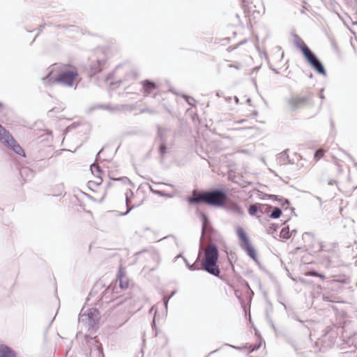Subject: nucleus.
I'll return each instance as SVG.
<instances>
[{
    "instance_id": "f257e3e1",
    "label": "nucleus",
    "mask_w": 357,
    "mask_h": 357,
    "mask_svg": "<svg viewBox=\"0 0 357 357\" xmlns=\"http://www.w3.org/2000/svg\"><path fill=\"white\" fill-rule=\"evenodd\" d=\"M227 197V192L222 189L206 190V204L212 206L225 207Z\"/></svg>"
},
{
    "instance_id": "f03ea898",
    "label": "nucleus",
    "mask_w": 357,
    "mask_h": 357,
    "mask_svg": "<svg viewBox=\"0 0 357 357\" xmlns=\"http://www.w3.org/2000/svg\"><path fill=\"white\" fill-rule=\"evenodd\" d=\"M100 312L96 308H90L86 313H82L79 316L78 321L80 324L84 325L88 330H94L96 327L99 319Z\"/></svg>"
},
{
    "instance_id": "7ed1b4c3",
    "label": "nucleus",
    "mask_w": 357,
    "mask_h": 357,
    "mask_svg": "<svg viewBox=\"0 0 357 357\" xmlns=\"http://www.w3.org/2000/svg\"><path fill=\"white\" fill-rule=\"evenodd\" d=\"M219 252L215 244L210 245L206 250L201 268H219L217 265Z\"/></svg>"
},
{
    "instance_id": "20e7f679",
    "label": "nucleus",
    "mask_w": 357,
    "mask_h": 357,
    "mask_svg": "<svg viewBox=\"0 0 357 357\" xmlns=\"http://www.w3.org/2000/svg\"><path fill=\"white\" fill-rule=\"evenodd\" d=\"M313 93L307 92L303 95H296L288 99L287 102L293 110H296L311 104Z\"/></svg>"
},
{
    "instance_id": "39448f33",
    "label": "nucleus",
    "mask_w": 357,
    "mask_h": 357,
    "mask_svg": "<svg viewBox=\"0 0 357 357\" xmlns=\"http://www.w3.org/2000/svg\"><path fill=\"white\" fill-rule=\"evenodd\" d=\"M96 58L92 60L89 67V75L91 77L100 73L106 66L107 56L104 52L98 50Z\"/></svg>"
},
{
    "instance_id": "423d86ee",
    "label": "nucleus",
    "mask_w": 357,
    "mask_h": 357,
    "mask_svg": "<svg viewBox=\"0 0 357 357\" xmlns=\"http://www.w3.org/2000/svg\"><path fill=\"white\" fill-rule=\"evenodd\" d=\"M77 77L78 73L76 70H66L61 72L56 77H55L53 82L72 87Z\"/></svg>"
},
{
    "instance_id": "0eeeda50",
    "label": "nucleus",
    "mask_w": 357,
    "mask_h": 357,
    "mask_svg": "<svg viewBox=\"0 0 357 357\" xmlns=\"http://www.w3.org/2000/svg\"><path fill=\"white\" fill-rule=\"evenodd\" d=\"M307 63L319 75L326 76V70L317 55L311 50L303 56Z\"/></svg>"
},
{
    "instance_id": "6e6552de",
    "label": "nucleus",
    "mask_w": 357,
    "mask_h": 357,
    "mask_svg": "<svg viewBox=\"0 0 357 357\" xmlns=\"http://www.w3.org/2000/svg\"><path fill=\"white\" fill-rule=\"evenodd\" d=\"M205 197L206 190L203 192H199L196 190H194L192 192V195L187 197L186 200L189 204L198 205L200 203L206 204Z\"/></svg>"
},
{
    "instance_id": "1a4fd4ad",
    "label": "nucleus",
    "mask_w": 357,
    "mask_h": 357,
    "mask_svg": "<svg viewBox=\"0 0 357 357\" xmlns=\"http://www.w3.org/2000/svg\"><path fill=\"white\" fill-rule=\"evenodd\" d=\"M142 86V92L144 96H148L153 93L157 89L158 86L155 82L150 79H144L141 82Z\"/></svg>"
},
{
    "instance_id": "9d476101",
    "label": "nucleus",
    "mask_w": 357,
    "mask_h": 357,
    "mask_svg": "<svg viewBox=\"0 0 357 357\" xmlns=\"http://www.w3.org/2000/svg\"><path fill=\"white\" fill-rule=\"evenodd\" d=\"M294 44L301 51L303 56L311 51V50L297 34L294 35Z\"/></svg>"
},
{
    "instance_id": "9b49d317",
    "label": "nucleus",
    "mask_w": 357,
    "mask_h": 357,
    "mask_svg": "<svg viewBox=\"0 0 357 357\" xmlns=\"http://www.w3.org/2000/svg\"><path fill=\"white\" fill-rule=\"evenodd\" d=\"M118 279L116 282H119V286L121 289H125L128 287L129 280L126 275L125 269H119Z\"/></svg>"
},
{
    "instance_id": "f8f14e48",
    "label": "nucleus",
    "mask_w": 357,
    "mask_h": 357,
    "mask_svg": "<svg viewBox=\"0 0 357 357\" xmlns=\"http://www.w3.org/2000/svg\"><path fill=\"white\" fill-rule=\"evenodd\" d=\"M288 150H285L278 155L276 157L277 164L279 165H284L287 164H294V162L289 159V155L287 153Z\"/></svg>"
},
{
    "instance_id": "ddd939ff",
    "label": "nucleus",
    "mask_w": 357,
    "mask_h": 357,
    "mask_svg": "<svg viewBox=\"0 0 357 357\" xmlns=\"http://www.w3.org/2000/svg\"><path fill=\"white\" fill-rule=\"evenodd\" d=\"M241 247L251 259H252L255 261L257 262V256L256 250H255L254 247L251 245L250 242Z\"/></svg>"
},
{
    "instance_id": "4468645a",
    "label": "nucleus",
    "mask_w": 357,
    "mask_h": 357,
    "mask_svg": "<svg viewBox=\"0 0 357 357\" xmlns=\"http://www.w3.org/2000/svg\"><path fill=\"white\" fill-rule=\"evenodd\" d=\"M280 303L284 307L288 317H289L292 319L296 320L301 323L304 322V321L301 320L299 318V316L298 315V314L294 310V309L291 307L287 306V305H285L284 303H282V302Z\"/></svg>"
},
{
    "instance_id": "2eb2a0df",
    "label": "nucleus",
    "mask_w": 357,
    "mask_h": 357,
    "mask_svg": "<svg viewBox=\"0 0 357 357\" xmlns=\"http://www.w3.org/2000/svg\"><path fill=\"white\" fill-rule=\"evenodd\" d=\"M8 146H10L13 151L20 155H24V149L16 143V141L13 139V137H10L9 144H6Z\"/></svg>"
},
{
    "instance_id": "dca6fc26",
    "label": "nucleus",
    "mask_w": 357,
    "mask_h": 357,
    "mask_svg": "<svg viewBox=\"0 0 357 357\" xmlns=\"http://www.w3.org/2000/svg\"><path fill=\"white\" fill-rule=\"evenodd\" d=\"M0 357H16L15 351L5 344H0Z\"/></svg>"
},
{
    "instance_id": "f3484780",
    "label": "nucleus",
    "mask_w": 357,
    "mask_h": 357,
    "mask_svg": "<svg viewBox=\"0 0 357 357\" xmlns=\"http://www.w3.org/2000/svg\"><path fill=\"white\" fill-rule=\"evenodd\" d=\"M87 343L89 346H93L94 351H97L98 356H103V351L101 343H100L97 340L94 338L90 337L87 340Z\"/></svg>"
},
{
    "instance_id": "a211bd4d",
    "label": "nucleus",
    "mask_w": 357,
    "mask_h": 357,
    "mask_svg": "<svg viewBox=\"0 0 357 357\" xmlns=\"http://www.w3.org/2000/svg\"><path fill=\"white\" fill-rule=\"evenodd\" d=\"M237 236L241 241V246L250 242L249 238L241 227H238L236 229Z\"/></svg>"
},
{
    "instance_id": "6ab92c4d",
    "label": "nucleus",
    "mask_w": 357,
    "mask_h": 357,
    "mask_svg": "<svg viewBox=\"0 0 357 357\" xmlns=\"http://www.w3.org/2000/svg\"><path fill=\"white\" fill-rule=\"evenodd\" d=\"M10 137L8 131L4 128L1 125L0 126V141L5 144H9Z\"/></svg>"
},
{
    "instance_id": "aec40b11",
    "label": "nucleus",
    "mask_w": 357,
    "mask_h": 357,
    "mask_svg": "<svg viewBox=\"0 0 357 357\" xmlns=\"http://www.w3.org/2000/svg\"><path fill=\"white\" fill-rule=\"evenodd\" d=\"M162 132L163 130L161 128L158 129V135L160 136V139L162 141V143L159 148V151L161 156H164L167 151L166 139L163 136Z\"/></svg>"
},
{
    "instance_id": "412c9836",
    "label": "nucleus",
    "mask_w": 357,
    "mask_h": 357,
    "mask_svg": "<svg viewBox=\"0 0 357 357\" xmlns=\"http://www.w3.org/2000/svg\"><path fill=\"white\" fill-rule=\"evenodd\" d=\"M174 263H176L175 266H188V268H195L192 266H190L187 262L186 259L180 254L177 255L175 258Z\"/></svg>"
},
{
    "instance_id": "4be33fe9",
    "label": "nucleus",
    "mask_w": 357,
    "mask_h": 357,
    "mask_svg": "<svg viewBox=\"0 0 357 357\" xmlns=\"http://www.w3.org/2000/svg\"><path fill=\"white\" fill-rule=\"evenodd\" d=\"M211 230H212V227L210 225L208 218L206 215H204L203 222H202V235L204 234L210 233Z\"/></svg>"
},
{
    "instance_id": "5701e85b",
    "label": "nucleus",
    "mask_w": 357,
    "mask_h": 357,
    "mask_svg": "<svg viewBox=\"0 0 357 357\" xmlns=\"http://www.w3.org/2000/svg\"><path fill=\"white\" fill-rule=\"evenodd\" d=\"M129 195L130 196H132L133 195V192L132 190H129L126 193V206H127V211L124 213H121V215H126L127 214L129 213V212L134 208L133 206H130L129 204L130 203V197H129Z\"/></svg>"
},
{
    "instance_id": "b1692460",
    "label": "nucleus",
    "mask_w": 357,
    "mask_h": 357,
    "mask_svg": "<svg viewBox=\"0 0 357 357\" xmlns=\"http://www.w3.org/2000/svg\"><path fill=\"white\" fill-rule=\"evenodd\" d=\"M96 108H101L105 110H108L110 112H113L115 110H121L123 109V105H116L115 107H112L111 105H98L96 106Z\"/></svg>"
},
{
    "instance_id": "393cba45",
    "label": "nucleus",
    "mask_w": 357,
    "mask_h": 357,
    "mask_svg": "<svg viewBox=\"0 0 357 357\" xmlns=\"http://www.w3.org/2000/svg\"><path fill=\"white\" fill-rule=\"evenodd\" d=\"M269 217L272 219H278L282 215V210L279 207H273L269 213Z\"/></svg>"
},
{
    "instance_id": "a878e982",
    "label": "nucleus",
    "mask_w": 357,
    "mask_h": 357,
    "mask_svg": "<svg viewBox=\"0 0 357 357\" xmlns=\"http://www.w3.org/2000/svg\"><path fill=\"white\" fill-rule=\"evenodd\" d=\"M259 213V204H254L249 206L248 208V213L251 216H255L257 214Z\"/></svg>"
},
{
    "instance_id": "bb28decb",
    "label": "nucleus",
    "mask_w": 357,
    "mask_h": 357,
    "mask_svg": "<svg viewBox=\"0 0 357 357\" xmlns=\"http://www.w3.org/2000/svg\"><path fill=\"white\" fill-rule=\"evenodd\" d=\"M272 206L264 204H259V213L261 214H268L271 212Z\"/></svg>"
},
{
    "instance_id": "cd10ccee",
    "label": "nucleus",
    "mask_w": 357,
    "mask_h": 357,
    "mask_svg": "<svg viewBox=\"0 0 357 357\" xmlns=\"http://www.w3.org/2000/svg\"><path fill=\"white\" fill-rule=\"evenodd\" d=\"M204 270L214 276L220 277L224 281H226V282L227 281L226 278L224 275H220V274L221 273L220 269H204Z\"/></svg>"
},
{
    "instance_id": "c85d7f7f",
    "label": "nucleus",
    "mask_w": 357,
    "mask_h": 357,
    "mask_svg": "<svg viewBox=\"0 0 357 357\" xmlns=\"http://www.w3.org/2000/svg\"><path fill=\"white\" fill-rule=\"evenodd\" d=\"M90 169H91V173L95 175L96 176H97L98 178H100L99 175L100 173H101V169H100V167L98 165H96L95 162L91 164L90 165Z\"/></svg>"
},
{
    "instance_id": "c756f323",
    "label": "nucleus",
    "mask_w": 357,
    "mask_h": 357,
    "mask_svg": "<svg viewBox=\"0 0 357 357\" xmlns=\"http://www.w3.org/2000/svg\"><path fill=\"white\" fill-rule=\"evenodd\" d=\"M280 236L284 239H289L291 236L289 227H283L280 231Z\"/></svg>"
},
{
    "instance_id": "7c9ffc66",
    "label": "nucleus",
    "mask_w": 357,
    "mask_h": 357,
    "mask_svg": "<svg viewBox=\"0 0 357 357\" xmlns=\"http://www.w3.org/2000/svg\"><path fill=\"white\" fill-rule=\"evenodd\" d=\"M55 77L52 76V71H50L47 75L43 79L45 84H51L54 83L53 82Z\"/></svg>"
},
{
    "instance_id": "2f4dec72",
    "label": "nucleus",
    "mask_w": 357,
    "mask_h": 357,
    "mask_svg": "<svg viewBox=\"0 0 357 357\" xmlns=\"http://www.w3.org/2000/svg\"><path fill=\"white\" fill-rule=\"evenodd\" d=\"M243 285L245 286V287L247 289V291H246V294H247V296L249 298L250 300L252 299V296L254 295V292L253 291L250 289V286H249V284L247 281H243V283H242Z\"/></svg>"
},
{
    "instance_id": "473e14b6",
    "label": "nucleus",
    "mask_w": 357,
    "mask_h": 357,
    "mask_svg": "<svg viewBox=\"0 0 357 357\" xmlns=\"http://www.w3.org/2000/svg\"><path fill=\"white\" fill-rule=\"evenodd\" d=\"M182 97L185 99L188 105L195 106V100L192 97L185 94L182 95Z\"/></svg>"
},
{
    "instance_id": "72a5a7b5",
    "label": "nucleus",
    "mask_w": 357,
    "mask_h": 357,
    "mask_svg": "<svg viewBox=\"0 0 357 357\" xmlns=\"http://www.w3.org/2000/svg\"><path fill=\"white\" fill-rule=\"evenodd\" d=\"M306 275L316 276L321 279H324L325 278L324 275L317 273V271H315L314 269H311L309 272L306 273Z\"/></svg>"
},
{
    "instance_id": "f704fd0d",
    "label": "nucleus",
    "mask_w": 357,
    "mask_h": 357,
    "mask_svg": "<svg viewBox=\"0 0 357 357\" xmlns=\"http://www.w3.org/2000/svg\"><path fill=\"white\" fill-rule=\"evenodd\" d=\"M278 229V225L275 224H271L267 228V233L269 234H273L275 231Z\"/></svg>"
},
{
    "instance_id": "c9c22d12",
    "label": "nucleus",
    "mask_w": 357,
    "mask_h": 357,
    "mask_svg": "<svg viewBox=\"0 0 357 357\" xmlns=\"http://www.w3.org/2000/svg\"><path fill=\"white\" fill-rule=\"evenodd\" d=\"M316 243H317V250L314 249L313 246H308L307 249L308 250H310V251H312V252H319V251L322 250H323V245H322L321 243L316 241Z\"/></svg>"
},
{
    "instance_id": "e433bc0d",
    "label": "nucleus",
    "mask_w": 357,
    "mask_h": 357,
    "mask_svg": "<svg viewBox=\"0 0 357 357\" xmlns=\"http://www.w3.org/2000/svg\"><path fill=\"white\" fill-rule=\"evenodd\" d=\"M332 281L344 284V283H348L349 278L333 276V279Z\"/></svg>"
},
{
    "instance_id": "4c0bfd02",
    "label": "nucleus",
    "mask_w": 357,
    "mask_h": 357,
    "mask_svg": "<svg viewBox=\"0 0 357 357\" xmlns=\"http://www.w3.org/2000/svg\"><path fill=\"white\" fill-rule=\"evenodd\" d=\"M272 197H274L275 200L282 202V204L289 205L290 204V202L288 199L278 198V196L277 195H272Z\"/></svg>"
},
{
    "instance_id": "58836bf2",
    "label": "nucleus",
    "mask_w": 357,
    "mask_h": 357,
    "mask_svg": "<svg viewBox=\"0 0 357 357\" xmlns=\"http://www.w3.org/2000/svg\"><path fill=\"white\" fill-rule=\"evenodd\" d=\"M114 181H122L124 183H131V181H130V179L126 176H123V177H119V178H113Z\"/></svg>"
},
{
    "instance_id": "ea45409f",
    "label": "nucleus",
    "mask_w": 357,
    "mask_h": 357,
    "mask_svg": "<svg viewBox=\"0 0 357 357\" xmlns=\"http://www.w3.org/2000/svg\"><path fill=\"white\" fill-rule=\"evenodd\" d=\"M29 172L32 174V171L28 167H24L20 170V174L22 176H23L24 174H27Z\"/></svg>"
},
{
    "instance_id": "a19ab883",
    "label": "nucleus",
    "mask_w": 357,
    "mask_h": 357,
    "mask_svg": "<svg viewBox=\"0 0 357 357\" xmlns=\"http://www.w3.org/2000/svg\"><path fill=\"white\" fill-rule=\"evenodd\" d=\"M323 155H324L323 151L321 150H318V151H316L314 153V158L320 159Z\"/></svg>"
},
{
    "instance_id": "79ce46f5",
    "label": "nucleus",
    "mask_w": 357,
    "mask_h": 357,
    "mask_svg": "<svg viewBox=\"0 0 357 357\" xmlns=\"http://www.w3.org/2000/svg\"><path fill=\"white\" fill-rule=\"evenodd\" d=\"M306 238H307L309 240H312L313 239L312 236L311 235V234L307 233V232H305V234H303V239L304 241H305Z\"/></svg>"
},
{
    "instance_id": "37998d69",
    "label": "nucleus",
    "mask_w": 357,
    "mask_h": 357,
    "mask_svg": "<svg viewBox=\"0 0 357 357\" xmlns=\"http://www.w3.org/2000/svg\"><path fill=\"white\" fill-rule=\"evenodd\" d=\"M234 294L236 296V297L239 300V301L241 302V304L243 303V299L241 298V293H240V291L238 290H235L234 291Z\"/></svg>"
},
{
    "instance_id": "c03bdc74",
    "label": "nucleus",
    "mask_w": 357,
    "mask_h": 357,
    "mask_svg": "<svg viewBox=\"0 0 357 357\" xmlns=\"http://www.w3.org/2000/svg\"><path fill=\"white\" fill-rule=\"evenodd\" d=\"M260 347H261V344L254 345V346L250 345V348L251 351H256V350L259 349L260 348Z\"/></svg>"
},
{
    "instance_id": "a18cd8bd",
    "label": "nucleus",
    "mask_w": 357,
    "mask_h": 357,
    "mask_svg": "<svg viewBox=\"0 0 357 357\" xmlns=\"http://www.w3.org/2000/svg\"><path fill=\"white\" fill-rule=\"evenodd\" d=\"M114 290V288L112 287V284H110L109 286H108V287L106 289V292L108 293V292H112Z\"/></svg>"
},
{
    "instance_id": "49530a36",
    "label": "nucleus",
    "mask_w": 357,
    "mask_h": 357,
    "mask_svg": "<svg viewBox=\"0 0 357 357\" xmlns=\"http://www.w3.org/2000/svg\"><path fill=\"white\" fill-rule=\"evenodd\" d=\"M112 73L108 74V75L106 76V77H105V81H106L107 82H109V80L110 79H112Z\"/></svg>"
},
{
    "instance_id": "de8ad7c7",
    "label": "nucleus",
    "mask_w": 357,
    "mask_h": 357,
    "mask_svg": "<svg viewBox=\"0 0 357 357\" xmlns=\"http://www.w3.org/2000/svg\"><path fill=\"white\" fill-rule=\"evenodd\" d=\"M337 183V181L335 180V179H331L329 181H328V185H334Z\"/></svg>"
},
{
    "instance_id": "09e8293b",
    "label": "nucleus",
    "mask_w": 357,
    "mask_h": 357,
    "mask_svg": "<svg viewBox=\"0 0 357 357\" xmlns=\"http://www.w3.org/2000/svg\"><path fill=\"white\" fill-rule=\"evenodd\" d=\"M324 89H321L320 91L319 97L321 100H324L325 98L324 94H323Z\"/></svg>"
},
{
    "instance_id": "8fccbe9b",
    "label": "nucleus",
    "mask_w": 357,
    "mask_h": 357,
    "mask_svg": "<svg viewBox=\"0 0 357 357\" xmlns=\"http://www.w3.org/2000/svg\"><path fill=\"white\" fill-rule=\"evenodd\" d=\"M225 346H228V347H231L234 349H241V347H236V346H233V345H231V344H225Z\"/></svg>"
},
{
    "instance_id": "3c124183",
    "label": "nucleus",
    "mask_w": 357,
    "mask_h": 357,
    "mask_svg": "<svg viewBox=\"0 0 357 357\" xmlns=\"http://www.w3.org/2000/svg\"><path fill=\"white\" fill-rule=\"evenodd\" d=\"M229 68H236V69H239L240 67L237 65H234V64H231L229 66Z\"/></svg>"
},
{
    "instance_id": "603ef678",
    "label": "nucleus",
    "mask_w": 357,
    "mask_h": 357,
    "mask_svg": "<svg viewBox=\"0 0 357 357\" xmlns=\"http://www.w3.org/2000/svg\"><path fill=\"white\" fill-rule=\"evenodd\" d=\"M168 303L167 301H164L163 303H164V307L166 310V311L167 310V307H168Z\"/></svg>"
},
{
    "instance_id": "864d4df0",
    "label": "nucleus",
    "mask_w": 357,
    "mask_h": 357,
    "mask_svg": "<svg viewBox=\"0 0 357 357\" xmlns=\"http://www.w3.org/2000/svg\"><path fill=\"white\" fill-rule=\"evenodd\" d=\"M103 151V149H102L101 150H100V151L97 153L96 155V161H97L98 160V158H99V155L101 153V152Z\"/></svg>"
},
{
    "instance_id": "5fc2aeb1",
    "label": "nucleus",
    "mask_w": 357,
    "mask_h": 357,
    "mask_svg": "<svg viewBox=\"0 0 357 357\" xmlns=\"http://www.w3.org/2000/svg\"><path fill=\"white\" fill-rule=\"evenodd\" d=\"M176 293V290H174L172 291V293L170 294V295L169 296L170 298H172V296H174Z\"/></svg>"
},
{
    "instance_id": "6e6d98bb",
    "label": "nucleus",
    "mask_w": 357,
    "mask_h": 357,
    "mask_svg": "<svg viewBox=\"0 0 357 357\" xmlns=\"http://www.w3.org/2000/svg\"><path fill=\"white\" fill-rule=\"evenodd\" d=\"M170 298H170L169 296H164V297H163V301H167V302H169V299H170Z\"/></svg>"
},
{
    "instance_id": "4d7b16f0",
    "label": "nucleus",
    "mask_w": 357,
    "mask_h": 357,
    "mask_svg": "<svg viewBox=\"0 0 357 357\" xmlns=\"http://www.w3.org/2000/svg\"><path fill=\"white\" fill-rule=\"evenodd\" d=\"M156 194L158 195H163V192L162 191H160V190H158L155 192Z\"/></svg>"
},
{
    "instance_id": "13d9d810",
    "label": "nucleus",
    "mask_w": 357,
    "mask_h": 357,
    "mask_svg": "<svg viewBox=\"0 0 357 357\" xmlns=\"http://www.w3.org/2000/svg\"><path fill=\"white\" fill-rule=\"evenodd\" d=\"M143 111L144 112H148L151 113V114L153 113V112L152 110L149 109H144Z\"/></svg>"
},
{
    "instance_id": "bf43d9fd",
    "label": "nucleus",
    "mask_w": 357,
    "mask_h": 357,
    "mask_svg": "<svg viewBox=\"0 0 357 357\" xmlns=\"http://www.w3.org/2000/svg\"><path fill=\"white\" fill-rule=\"evenodd\" d=\"M234 100H235V102H236V103H238V102H239V99H238V97H236V96H234Z\"/></svg>"
},
{
    "instance_id": "052dcab7",
    "label": "nucleus",
    "mask_w": 357,
    "mask_h": 357,
    "mask_svg": "<svg viewBox=\"0 0 357 357\" xmlns=\"http://www.w3.org/2000/svg\"><path fill=\"white\" fill-rule=\"evenodd\" d=\"M245 119H241V120H240V121H237V123H243V122H245Z\"/></svg>"
},
{
    "instance_id": "680f3d73",
    "label": "nucleus",
    "mask_w": 357,
    "mask_h": 357,
    "mask_svg": "<svg viewBox=\"0 0 357 357\" xmlns=\"http://www.w3.org/2000/svg\"><path fill=\"white\" fill-rule=\"evenodd\" d=\"M270 322H271V326L273 327V328L275 329V327L274 324L273 323V321H270Z\"/></svg>"
},
{
    "instance_id": "e2e57ef3",
    "label": "nucleus",
    "mask_w": 357,
    "mask_h": 357,
    "mask_svg": "<svg viewBox=\"0 0 357 357\" xmlns=\"http://www.w3.org/2000/svg\"><path fill=\"white\" fill-rule=\"evenodd\" d=\"M296 231L295 229L292 230L291 232V235H293L294 234H296Z\"/></svg>"
},
{
    "instance_id": "0e129e2a",
    "label": "nucleus",
    "mask_w": 357,
    "mask_h": 357,
    "mask_svg": "<svg viewBox=\"0 0 357 357\" xmlns=\"http://www.w3.org/2000/svg\"><path fill=\"white\" fill-rule=\"evenodd\" d=\"M162 196L171 197V195H168V194H167V193H165L164 192H163V195Z\"/></svg>"
},
{
    "instance_id": "69168bd1",
    "label": "nucleus",
    "mask_w": 357,
    "mask_h": 357,
    "mask_svg": "<svg viewBox=\"0 0 357 357\" xmlns=\"http://www.w3.org/2000/svg\"><path fill=\"white\" fill-rule=\"evenodd\" d=\"M218 351V349H215V350H214V351H211L209 354H211L215 353V352H217Z\"/></svg>"
},
{
    "instance_id": "338daca9",
    "label": "nucleus",
    "mask_w": 357,
    "mask_h": 357,
    "mask_svg": "<svg viewBox=\"0 0 357 357\" xmlns=\"http://www.w3.org/2000/svg\"><path fill=\"white\" fill-rule=\"evenodd\" d=\"M45 25H40V31H42L43 28L44 27Z\"/></svg>"
},
{
    "instance_id": "774afa93",
    "label": "nucleus",
    "mask_w": 357,
    "mask_h": 357,
    "mask_svg": "<svg viewBox=\"0 0 357 357\" xmlns=\"http://www.w3.org/2000/svg\"><path fill=\"white\" fill-rule=\"evenodd\" d=\"M253 114H254L255 116H257V115L258 114V112H257V111H255V112H253Z\"/></svg>"
}]
</instances>
